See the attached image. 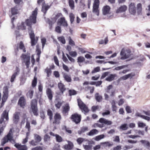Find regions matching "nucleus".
I'll return each mask as SVG.
<instances>
[{"label":"nucleus","mask_w":150,"mask_h":150,"mask_svg":"<svg viewBox=\"0 0 150 150\" xmlns=\"http://www.w3.org/2000/svg\"><path fill=\"white\" fill-rule=\"evenodd\" d=\"M37 11L38 9L36 8L33 12L29 19L26 20L25 22H22L18 23L17 24V28L19 30H25L26 29V25H27L28 26V29L29 28L30 30H32L31 25L32 23H36Z\"/></svg>","instance_id":"obj_1"},{"label":"nucleus","mask_w":150,"mask_h":150,"mask_svg":"<svg viewBox=\"0 0 150 150\" xmlns=\"http://www.w3.org/2000/svg\"><path fill=\"white\" fill-rule=\"evenodd\" d=\"M128 11L130 14L135 16L137 15H141L142 14V5L139 3L136 5L134 2L130 3L128 5Z\"/></svg>","instance_id":"obj_2"},{"label":"nucleus","mask_w":150,"mask_h":150,"mask_svg":"<svg viewBox=\"0 0 150 150\" xmlns=\"http://www.w3.org/2000/svg\"><path fill=\"white\" fill-rule=\"evenodd\" d=\"M8 111H7L6 110H4L1 115V118L0 119V125L2 124V127L0 128V135L3 132L4 128L3 127H5L6 126V124L5 123V121L4 120L5 119L6 120L8 121ZM2 125H0V126H1Z\"/></svg>","instance_id":"obj_3"},{"label":"nucleus","mask_w":150,"mask_h":150,"mask_svg":"<svg viewBox=\"0 0 150 150\" xmlns=\"http://www.w3.org/2000/svg\"><path fill=\"white\" fill-rule=\"evenodd\" d=\"M8 141L12 144H14L15 143V140L13 139V134L12 129H10L8 134L2 139L1 145L4 146Z\"/></svg>","instance_id":"obj_4"},{"label":"nucleus","mask_w":150,"mask_h":150,"mask_svg":"<svg viewBox=\"0 0 150 150\" xmlns=\"http://www.w3.org/2000/svg\"><path fill=\"white\" fill-rule=\"evenodd\" d=\"M121 57V59H125L130 57L132 55L130 50L128 48L122 49L120 53Z\"/></svg>","instance_id":"obj_5"},{"label":"nucleus","mask_w":150,"mask_h":150,"mask_svg":"<svg viewBox=\"0 0 150 150\" xmlns=\"http://www.w3.org/2000/svg\"><path fill=\"white\" fill-rule=\"evenodd\" d=\"M99 122L102 123V124H95L93 127H103V124H104L107 125H110L112 124V122L109 120H108L104 118H101L99 119Z\"/></svg>","instance_id":"obj_6"},{"label":"nucleus","mask_w":150,"mask_h":150,"mask_svg":"<svg viewBox=\"0 0 150 150\" xmlns=\"http://www.w3.org/2000/svg\"><path fill=\"white\" fill-rule=\"evenodd\" d=\"M102 13L103 15L107 16L108 18L112 16L111 8L109 6L106 5L103 7Z\"/></svg>","instance_id":"obj_7"},{"label":"nucleus","mask_w":150,"mask_h":150,"mask_svg":"<svg viewBox=\"0 0 150 150\" xmlns=\"http://www.w3.org/2000/svg\"><path fill=\"white\" fill-rule=\"evenodd\" d=\"M31 106L34 115L37 116L38 115V109L37 107V101L36 100H33L31 103Z\"/></svg>","instance_id":"obj_8"},{"label":"nucleus","mask_w":150,"mask_h":150,"mask_svg":"<svg viewBox=\"0 0 150 150\" xmlns=\"http://www.w3.org/2000/svg\"><path fill=\"white\" fill-rule=\"evenodd\" d=\"M28 32L31 39L32 46L35 45L37 42L38 38L37 37H35L33 32L32 30H30L28 28Z\"/></svg>","instance_id":"obj_9"},{"label":"nucleus","mask_w":150,"mask_h":150,"mask_svg":"<svg viewBox=\"0 0 150 150\" xmlns=\"http://www.w3.org/2000/svg\"><path fill=\"white\" fill-rule=\"evenodd\" d=\"M21 58L22 62L24 63L26 66L28 68L30 63V56L24 54H22L21 56Z\"/></svg>","instance_id":"obj_10"},{"label":"nucleus","mask_w":150,"mask_h":150,"mask_svg":"<svg viewBox=\"0 0 150 150\" xmlns=\"http://www.w3.org/2000/svg\"><path fill=\"white\" fill-rule=\"evenodd\" d=\"M99 4V0H95L93 4V11L97 16H98L99 14L98 10Z\"/></svg>","instance_id":"obj_11"},{"label":"nucleus","mask_w":150,"mask_h":150,"mask_svg":"<svg viewBox=\"0 0 150 150\" xmlns=\"http://www.w3.org/2000/svg\"><path fill=\"white\" fill-rule=\"evenodd\" d=\"M78 105L79 108L82 110V112L84 111L85 112H87L89 110L87 107L84 104L80 99L78 100Z\"/></svg>","instance_id":"obj_12"},{"label":"nucleus","mask_w":150,"mask_h":150,"mask_svg":"<svg viewBox=\"0 0 150 150\" xmlns=\"http://www.w3.org/2000/svg\"><path fill=\"white\" fill-rule=\"evenodd\" d=\"M44 0H38V4H40L42 3V11L45 13L47 10L49 8L50 6L47 5L45 4L44 2Z\"/></svg>","instance_id":"obj_13"},{"label":"nucleus","mask_w":150,"mask_h":150,"mask_svg":"<svg viewBox=\"0 0 150 150\" xmlns=\"http://www.w3.org/2000/svg\"><path fill=\"white\" fill-rule=\"evenodd\" d=\"M3 94H4L2 98V103L1 105H4V103L6 101L8 98V88L6 87H5L4 88Z\"/></svg>","instance_id":"obj_14"},{"label":"nucleus","mask_w":150,"mask_h":150,"mask_svg":"<svg viewBox=\"0 0 150 150\" xmlns=\"http://www.w3.org/2000/svg\"><path fill=\"white\" fill-rule=\"evenodd\" d=\"M57 24L58 25H62L64 27H67L68 24L67 21L65 20L64 17H62L59 19Z\"/></svg>","instance_id":"obj_15"},{"label":"nucleus","mask_w":150,"mask_h":150,"mask_svg":"<svg viewBox=\"0 0 150 150\" xmlns=\"http://www.w3.org/2000/svg\"><path fill=\"white\" fill-rule=\"evenodd\" d=\"M72 120L76 123L80 122L81 121V115L77 114H75L72 115L71 117Z\"/></svg>","instance_id":"obj_16"},{"label":"nucleus","mask_w":150,"mask_h":150,"mask_svg":"<svg viewBox=\"0 0 150 150\" xmlns=\"http://www.w3.org/2000/svg\"><path fill=\"white\" fill-rule=\"evenodd\" d=\"M127 6L124 5L120 7L116 10V13H120L125 12L127 9Z\"/></svg>","instance_id":"obj_17"},{"label":"nucleus","mask_w":150,"mask_h":150,"mask_svg":"<svg viewBox=\"0 0 150 150\" xmlns=\"http://www.w3.org/2000/svg\"><path fill=\"white\" fill-rule=\"evenodd\" d=\"M106 92L110 93L111 96H112L115 94V89H113L112 86V85H110L107 87Z\"/></svg>","instance_id":"obj_18"},{"label":"nucleus","mask_w":150,"mask_h":150,"mask_svg":"<svg viewBox=\"0 0 150 150\" xmlns=\"http://www.w3.org/2000/svg\"><path fill=\"white\" fill-rule=\"evenodd\" d=\"M14 146L18 149V150H27V146L25 145H22L18 143L15 144Z\"/></svg>","instance_id":"obj_19"},{"label":"nucleus","mask_w":150,"mask_h":150,"mask_svg":"<svg viewBox=\"0 0 150 150\" xmlns=\"http://www.w3.org/2000/svg\"><path fill=\"white\" fill-rule=\"evenodd\" d=\"M20 113L16 112L13 115V121L14 123H17L19 120Z\"/></svg>","instance_id":"obj_20"},{"label":"nucleus","mask_w":150,"mask_h":150,"mask_svg":"<svg viewBox=\"0 0 150 150\" xmlns=\"http://www.w3.org/2000/svg\"><path fill=\"white\" fill-rule=\"evenodd\" d=\"M18 104L21 107L23 108L25 104V99L23 97H21L18 101Z\"/></svg>","instance_id":"obj_21"},{"label":"nucleus","mask_w":150,"mask_h":150,"mask_svg":"<svg viewBox=\"0 0 150 150\" xmlns=\"http://www.w3.org/2000/svg\"><path fill=\"white\" fill-rule=\"evenodd\" d=\"M68 144H66L64 146V148L65 149L69 150L71 149L73 147V144L71 142L67 141Z\"/></svg>","instance_id":"obj_22"},{"label":"nucleus","mask_w":150,"mask_h":150,"mask_svg":"<svg viewBox=\"0 0 150 150\" xmlns=\"http://www.w3.org/2000/svg\"><path fill=\"white\" fill-rule=\"evenodd\" d=\"M134 76V74H133L132 73L129 74H128L122 77H121L119 79L120 80H125L129 78H131Z\"/></svg>","instance_id":"obj_23"},{"label":"nucleus","mask_w":150,"mask_h":150,"mask_svg":"<svg viewBox=\"0 0 150 150\" xmlns=\"http://www.w3.org/2000/svg\"><path fill=\"white\" fill-rule=\"evenodd\" d=\"M54 119L55 121L53 122V123L58 124L59 122V121L61 119L60 115L59 114L56 113L54 116Z\"/></svg>","instance_id":"obj_24"},{"label":"nucleus","mask_w":150,"mask_h":150,"mask_svg":"<svg viewBox=\"0 0 150 150\" xmlns=\"http://www.w3.org/2000/svg\"><path fill=\"white\" fill-rule=\"evenodd\" d=\"M58 87L62 93H63L64 91L66 90L65 86L61 82H60L58 83Z\"/></svg>","instance_id":"obj_25"},{"label":"nucleus","mask_w":150,"mask_h":150,"mask_svg":"<svg viewBox=\"0 0 150 150\" xmlns=\"http://www.w3.org/2000/svg\"><path fill=\"white\" fill-rule=\"evenodd\" d=\"M70 109L69 105L68 104H66L63 107V112L64 114H66L69 110Z\"/></svg>","instance_id":"obj_26"},{"label":"nucleus","mask_w":150,"mask_h":150,"mask_svg":"<svg viewBox=\"0 0 150 150\" xmlns=\"http://www.w3.org/2000/svg\"><path fill=\"white\" fill-rule=\"evenodd\" d=\"M85 58L83 57L80 56L78 57L77 62L80 66H82V63L85 61Z\"/></svg>","instance_id":"obj_27"},{"label":"nucleus","mask_w":150,"mask_h":150,"mask_svg":"<svg viewBox=\"0 0 150 150\" xmlns=\"http://www.w3.org/2000/svg\"><path fill=\"white\" fill-rule=\"evenodd\" d=\"M36 52L37 53V55L38 56L36 59V61L37 62H38L39 60V58L41 52L40 49V47L38 45L36 46Z\"/></svg>","instance_id":"obj_28"},{"label":"nucleus","mask_w":150,"mask_h":150,"mask_svg":"<svg viewBox=\"0 0 150 150\" xmlns=\"http://www.w3.org/2000/svg\"><path fill=\"white\" fill-rule=\"evenodd\" d=\"M47 94L50 100H52V93L51 90L49 88H48L46 91Z\"/></svg>","instance_id":"obj_29"},{"label":"nucleus","mask_w":150,"mask_h":150,"mask_svg":"<svg viewBox=\"0 0 150 150\" xmlns=\"http://www.w3.org/2000/svg\"><path fill=\"white\" fill-rule=\"evenodd\" d=\"M136 116L139 117H141L148 121L150 119V118L149 117L141 115L140 113L138 112L136 114Z\"/></svg>","instance_id":"obj_30"},{"label":"nucleus","mask_w":150,"mask_h":150,"mask_svg":"<svg viewBox=\"0 0 150 150\" xmlns=\"http://www.w3.org/2000/svg\"><path fill=\"white\" fill-rule=\"evenodd\" d=\"M63 77L67 82H70L71 81V80L70 76L67 74L65 73L64 74Z\"/></svg>","instance_id":"obj_31"},{"label":"nucleus","mask_w":150,"mask_h":150,"mask_svg":"<svg viewBox=\"0 0 150 150\" xmlns=\"http://www.w3.org/2000/svg\"><path fill=\"white\" fill-rule=\"evenodd\" d=\"M115 76V74H111L106 78L105 80L107 81H110L113 80Z\"/></svg>","instance_id":"obj_32"},{"label":"nucleus","mask_w":150,"mask_h":150,"mask_svg":"<svg viewBox=\"0 0 150 150\" xmlns=\"http://www.w3.org/2000/svg\"><path fill=\"white\" fill-rule=\"evenodd\" d=\"M101 145L103 146L104 147L107 146H110L112 145V143L108 142H101L100 143Z\"/></svg>","instance_id":"obj_33"},{"label":"nucleus","mask_w":150,"mask_h":150,"mask_svg":"<svg viewBox=\"0 0 150 150\" xmlns=\"http://www.w3.org/2000/svg\"><path fill=\"white\" fill-rule=\"evenodd\" d=\"M63 101L61 100H59L57 101L55 105L56 107L57 108H59L63 104Z\"/></svg>","instance_id":"obj_34"},{"label":"nucleus","mask_w":150,"mask_h":150,"mask_svg":"<svg viewBox=\"0 0 150 150\" xmlns=\"http://www.w3.org/2000/svg\"><path fill=\"white\" fill-rule=\"evenodd\" d=\"M33 91L32 89H30L28 92L27 93V96L28 97L31 98L33 95Z\"/></svg>","instance_id":"obj_35"},{"label":"nucleus","mask_w":150,"mask_h":150,"mask_svg":"<svg viewBox=\"0 0 150 150\" xmlns=\"http://www.w3.org/2000/svg\"><path fill=\"white\" fill-rule=\"evenodd\" d=\"M98 132V131L96 129H93L91 130L90 132L88 133V134L89 136H92L97 134Z\"/></svg>","instance_id":"obj_36"},{"label":"nucleus","mask_w":150,"mask_h":150,"mask_svg":"<svg viewBox=\"0 0 150 150\" xmlns=\"http://www.w3.org/2000/svg\"><path fill=\"white\" fill-rule=\"evenodd\" d=\"M17 6H16L13 8H11V12L13 15H15L17 13L18 10L17 9Z\"/></svg>","instance_id":"obj_37"},{"label":"nucleus","mask_w":150,"mask_h":150,"mask_svg":"<svg viewBox=\"0 0 150 150\" xmlns=\"http://www.w3.org/2000/svg\"><path fill=\"white\" fill-rule=\"evenodd\" d=\"M70 20L71 24H72L74 21L75 16L74 14L72 13H70L69 14Z\"/></svg>","instance_id":"obj_38"},{"label":"nucleus","mask_w":150,"mask_h":150,"mask_svg":"<svg viewBox=\"0 0 150 150\" xmlns=\"http://www.w3.org/2000/svg\"><path fill=\"white\" fill-rule=\"evenodd\" d=\"M34 139L38 143L40 142L42 139L41 137L37 134L34 135Z\"/></svg>","instance_id":"obj_39"},{"label":"nucleus","mask_w":150,"mask_h":150,"mask_svg":"<svg viewBox=\"0 0 150 150\" xmlns=\"http://www.w3.org/2000/svg\"><path fill=\"white\" fill-rule=\"evenodd\" d=\"M95 97L97 101L100 102L101 101L102 99V97L98 93H97L95 94Z\"/></svg>","instance_id":"obj_40"},{"label":"nucleus","mask_w":150,"mask_h":150,"mask_svg":"<svg viewBox=\"0 0 150 150\" xmlns=\"http://www.w3.org/2000/svg\"><path fill=\"white\" fill-rule=\"evenodd\" d=\"M119 128L120 129L123 130H127L128 128L127 124H125L122 125Z\"/></svg>","instance_id":"obj_41"},{"label":"nucleus","mask_w":150,"mask_h":150,"mask_svg":"<svg viewBox=\"0 0 150 150\" xmlns=\"http://www.w3.org/2000/svg\"><path fill=\"white\" fill-rule=\"evenodd\" d=\"M58 39L59 41L60 42L63 44H65L66 43L65 39L64 37L63 36L59 37L58 38Z\"/></svg>","instance_id":"obj_42"},{"label":"nucleus","mask_w":150,"mask_h":150,"mask_svg":"<svg viewBox=\"0 0 150 150\" xmlns=\"http://www.w3.org/2000/svg\"><path fill=\"white\" fill-rule=\"evenodd\" d=\"M127 67V65H122L120 66L117 67H116L114 69V70H116L117 71L120 70L121 69H122L125 68L126 67Z\"/></svg>","instance_id":"obj_43"},{"label":"nucleus","mask_w":150,"mask_h":150,"mask_svg":"<svg viewBox=\"0 0 150 150\" xmlns=\"http://www.w3.org/2000/svg\"><path fill=\"white\" fill-rule=\"evenodd\" d=\"M19 48L21 50H22L23 52H26L24 45L22 42H21L19 44Z\"/></svg>","instance_id":"obj_44"},{"label":"nucleus","mask_w":150,"mask_h":150,"mask_svg":"<svg viewBox=\"0 0 150 150\" xmlns=\"http://www.w3.org/2000/svg\"><path fill=\"white\" fill-rule=\"evenodd\" d=\"M137 124L139 127L142 128H144V127L146 126V125L145 123L140 121L138 122Z\"/></svg>","instance_id":"obj_45"},{"label":"nucleus","mask_w":150,"mask_h":150,"mask_svg":"<svg viewBox=\"0 0 150 150\" xmlns=\"http://www.w3.org/2000/svg\"><path fill=\"white\" fill-rule=\"evenodd\" d=\"M69 4L70 7L72 9H74V2L73 0H69Z\"/></svg>","instance_id":"obj_46"},{"label":"nucleus","mask_w":150,"mask_h":150,"mask_svg":"<svg viewBox=\"0 0 150 150\" xmlns=\"http://www.w3.org/2000/svg\"><path fill=\"white\" fill-rule=\"evenodd\" d=\"M69 44L71 46H73L75 45V43L74 41L71 39V37L68 38Z\"/></svg>","instance_id":"obj_47"},{"label":"nucleus","mask_w":150,"mask_h":150,"mask_svg":"<svg viewBox=\"0 0 150 150\" xmlns=\"http://www.w3.org/2000/svg\"><path fill=\"white\" fill-rule=\"evenodd\" d=\"M104 137V135L103 134H101L96 136L95 138V140L96 141H98L100 140L103 139Z\"/></svg>","instance_id":"obj_48"},{"label":"nucleus","mask_w":150,"mask_h":150,"mask_svg":"<svg viewBox=\"0 0 150 150\" xmlns=\"http://www.w3.org/2000/svg\"><path fill=\"white\" fill-rule=\"evenodd\" d=\"M45 71L47 74L48 77H49L51 74V71L50 68H49L48 67L47 68L45 69Z\"/></svg>","instance_id":"obj_49"},{"label":"nucleus","mask_w":150,"mask_h":150,"mask_svg":"<svg viewBox=\"0 0 150 150\" xmlns=\"http://www.w3.org/2000/svg\"><path fill=\"white\" fill-rule=\"evenodd\" d=\"M86 139H83L82 138H78L77 140V142L79 144H81L83 142H86Z\"/></svg>","instance_id":"obj_50"},{"label":"nucleus","mask_w":150,"mask_h":150,"mask_svg":"<svg viewBox=\"0 0 150 150\" xmlns=\"http://www.w3.org/2000/svg\"><path fill=\"white\" fill-rule=\"evenodd\" d=\"M108 40L107 38H105L104 40H101L99 41V43L100 44H107L108 42Z\"/></svg>","instance_id":"obj_51"},{"label":"nucleus","mask_w":150,"mask_h":150,"mask_svg":"<svg viewBox=\"0 0 150 150\" xmlns=\"http://www.w3.org/2000/svg\"><path fill=\"white\" fill-rule=\"evenodd\" d=\"M50 137L47 134H46L44 136V140L45 142H47L50 141Z\"/></svg>","instance_id":"obj_52"},{"label":"nucleus","mask_w":150,"mask_h":150,"mask_svg":"<svg viewBox=\"0 0 150 150\" xmlns=\"http://www.w3.org/2000/svg\"><path fill=\"white\" fill-rule=\"evenodd\" d=\"M141 142L144 144V146L148 147L149 146L150 144L148 141L144 140H142Z\"/></svg>","instance_id":"obj_53"},{"label":"nucleus","mask_w":150,"mask_h":150,"mask_svg":"<svg viewBox=\"0 0 150 150\" xmlns=\"http://www.w3.org/2000/svg\"><path fill=\"white\" fill-rule=\"evenodd\" d=\"M37 83V79L36 77H34L33 80L32 82V86L35 87L36 86Z\"/></svg>","instance_id":"obj_54"},{"label":"nucleus","mask_w":150,"mask_h":150,"mask_svg":"<svg viewBox=\"0 0 150 150\" xmlns=\"http://www.w3.org/2000/svg\"><path fill=\"white\" fill-rule=\"evenodd\" d=\"M84 148L86 150H90L91 149L92 146L89 145H83Z\"/></svg>","instance_id":"obj_55"},{"label":"nucleus","mask_w":150,"mask_h":150,"mask_svg":"<svg viewBox=\"0 0 150 150\" xmlns=\"http://www.w3.org/2000/svg\"><path fill=\"white\" fill-rule=\"evenodd\" d=\"M56 139L57 141L58 142H61L62 140V137L58 134L56 135Z\"/></svg>","instance_id":"obj_56"},{"label":"nucleus","mask_w":150,"mask_h":150,"mask_svg":"<svg viewBox=\"0 0 150 150\" xmlns=\"http://www.w3.org/2000/svg\"><path fill=\"white\" fill-rule=\"evenodd\" d=\"M69 54L72 57H76L77 55V52L75 51H71L69 52Z\"/></svg>","instance_id":"obj_57"},{"label":"nucleus","mask_w":150,"mask_h":150,"mask_svg":"<svg viewBox=\"0 0 150 150\" xmlns=\"http://www.w3.org/2000/svg\"><path fill=\"white\" fill-rule=\"evenodd\" d=\"M38 143L36 141L32 140L29 142V143L33 146H35Z\"/></svg>","instance_id":"obj_58"},{"label":"nucleus","mask_w":150,"mask_h":150,"mask_svg":"<svg viewBox=\"0 0 150 150\" xmlns=\"http://www.w3.org/2000/svg\"><path fill=\"white\" fill-rule=\"evenodd\" d=\"M20 71V69L18 67H16V68L15 72L13 74H15L16 76H17L19 74Z\"/></svg>","instance_id":"obj_59"},{"label":"nucleus","mask_w":150,"mask_h":150,"mask_svg":"<svg viewBox=\"0 0 150 150\" xmlns=\"http://www.w3.org/2000/svg\"><path fill=\"white\" fill-rule=\"evenodd\" d=\"M100 70V68L99 67H97L94 69L92 71V73H94L99 71Z\"/></svg>","instance_id":"obj_60"},{"label":"nucleus","mask_w":150,"mask_h":150,"mask_svg":"<svg viewBox=\"0 0 150 150\" xmlns=\"http://www.w3.org/2000/svg\"><path fill=\"white\" fill-rule=\"evenodd\" d=\"M126 112L128 113H131L132 112V111L130 107L129 106H127L125 108Z\"/></svg>","instance_id":"obj_61"},{"label":"nucleus","mask_w":150,"mask_h":150,"mask_svg":"<svg viewBox=\"0 0 150 150\" xmlns=\"http://www.w3.org/2000/svg\"><path fill=\"white\" fill-rule=\"evenodd\" d=\"M46 42V40L45 38H43L41 39V42L42 44V47L43 48Z\"/></svg>","instance_id":"obj_62"},{"label":"nucleus","mask_w":150,"mask_h":150,"mask_svg":"<svg viewBox=\"0 0 150 150\" xmlns=\"http://www.w3.org/2000/svg\"><path fill=\"white\" fill-rule=\"evenodd\" d=\"M14 1L16 4H22L23 3L22 0H14Z\"/></svg>","instance_id":"obj_63"},{"label":"nucleus","mask_w":150,"mask_h":150,"mask_svg":"<svg viewBox=\"0 0 150 150\" xmlns=\"http://www.w3.org/2000/svg\"><path fill=\"white\" fill-rule=\"evenodd\" d=\"M124 102V99H120L117 102L118 105L119 106H120L122 105Z\"/></svg>","instance_id":"obj_64"}]
</instances>
